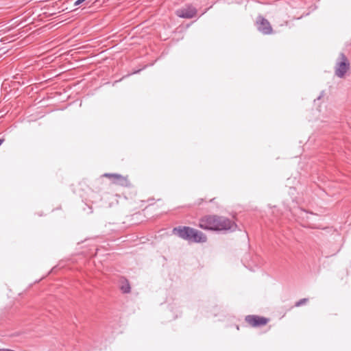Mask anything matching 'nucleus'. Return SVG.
I'll return each mask as SVG.
<instances>
[{
    "instance_id": "f257e3e1",
    "label": "nucleus",
    "mask_w": 351,
    "mask_h": 351,
    "mask_svg": "<svg viewBox=\"0 0 351 351\" xmlns=\"http://www.w3.org/2000/svg\"><path fill=\"white\" fill-rule=\"evenodd\" d=\"M198 227L211 231H234L237 224L227 217L217 215H207L199 219Z\"/></svg>"
},
{
    "instance_id": "f03ea898",
    "label": "nucleus",
    "mask_w": 351,
    "mask_h": 351,
    "mask_svg": "<svg viewBox=\"0 0 351 351\" xmlns=\"http://www.w3.org/2000/svg\"><path fill=\"white\" fill-rule=\"evenodd\" d=\"M173 232L179 237L191 243H203L207 241V237L204 233L189 226L174 228Z\"/></svg>"
},
{
    "instance_id": "7ed1b4c3",
    "label": "nucleus",
    "mask_w": 351,
    "mask_h": 351,
    "mask_svg": "<svg viewBox=\"0 0 351 351\" xmlns=\"http://www.w3.org/2000/svg\"><path fill=\"white\" fill-rule=\"evenodd\" d=\"M350 64L348 58L344 53H341L337 60L335 73L340 78L345 77L346 73L350 70Z\"/></svg>"
},
{
    "instance_id": "20e7f679",
    "label": "nucleus",
    "mask_w": 351,
    "mask_h": 351,
    "mask_svg": "<svg viewBox=\"0 0 351 351\" xmlns=\"http://www.w3.org/2000/svg\"><path fill=\"white\" fill-rule=\"evenodd\" d=\"M104 177L108 178L112 184L121 186L123 187H130L131 183L128 179V176H123L119 173H106Z\"/></svg>"
},
{
    "instance_id": "39448f33",
    "label": "nucleus",
    "mask_w": 351,
    "mask_h": 351,
    "mask_svg": "<svg viewBox=\"0 0 351 351\" xmlns=\"http://www.w3.org/2000/svg\"><path fill=\"white\" fill-rule=\"evenodd\" d=\"M256 26L257 29L265 35H269L273 33V28L270 23L261 15L257 16Z\"/></svg>"
},
{
    "instance_id": "423d86ee",
    "label": "nucleus",
    "mask_w": 351,
    "mask_h": 351,
    "mask_svg": "<svg viewBox=\"0 0 351 351\" xmlns=\"http://www.w3.org/2000/svg\"><path fill=\"white\" fill-rule=\"evenodd\" d=\"M245 320L250 326L254 328L265 326L269 321L268 318L256 315H247Z\"/></svg>"
},
{
    "instance_id": "0eeeda50",
    "label": "nucleus",
    "mask_w": 351,
    "mask_h": 351,
    "mask_svg": "<svg viewBox=\"0 0 351 351\" xmlns=\"http://www.w3.org/2000/svg\"><path fill=\"white\" fill-rule=\"evenodd\" d=\"M197 10L192 5L188 4L176 10V15L182 19H192L197 15Z\"/></svg>"
},
{
    "instance_id": "6e6552de",
    "label": "nucleus",
    "mask_w": 351,
    "mask_h": 351,
    "mask_svg": "<svg viewBox=\"0 0 351 351\" xmlns=\"http://www.w3.org/2000/svg\"><path fill=\"white\" fill-rule=\"evenodd\" d=\"M121 291L124 293H128L131 291V287L129 284V282L127 280H124L122 282V285L120 287Z\"/></svg>"
},
{
    "instance_id": "1a4fd4ad",
    "label": "nucleus",
    "mask_w": 351,
    "mask_h": 351,
    "mask_svg": "<svg viewBox=\"0 0 351 351\" xmlns=\"http://www.w3.org/2000/svg\"><path fill=\"white\" fill-rule=\"evenodd\" d=\"M308 301V299L307 298H303V299H301L299 301H298L295 304V306L298 307V306H300L304 304H306V302Z\"/></svg>"
},
{
    "instance_id": "9d476101",
    "label": "nucleus",
    "mask_w": 351,
    "mask_h": 351,
    "mask_svg": "<svg viewBox=\"0 0 351 351\" xmlns=\"http://www.w3.org/2000/svg\"><path fill=\"white\" fill-rule=\"evenodd\" d=\"M86 0H77L74 5H79L80 4H81L82 3H83L84 1H85Z\"/></svg>"
},
{
    "instance_id": "9b49d317",
    "label": "nucleus",
    "mask_w": 351,
    "mask_h": 351,
    "mask_svg": "<svg viewBox=\"0 0 351 351\" xmlns=\"http://www.w3.org/2000/svg\"><path fill=\"white\" fill-rule=\"evenodd\" d=\"M202 202H203V199H199L197 200V205H200V204L202 203Z\"/></svg>"
},
{
    "instance_id": "f8f14e48",
    "label": "nucleus",
    "mask_w": 351,
    "mask_h": 351,
    "mask_svg": "<svg viewBox=\"0 0 351 351\" xmlns=\"http://www.w3.org/2000/svg\"><path fill=\"white\" fill-rule=\"evenodd\" d=\"M3 141H4L3 138H0V145L3 143Z\"/></svg>"
},
{
    "instance_id": "ddd939ff",
    "label": "nucleus",
    "mask_w": 351,
    "mask_h": 351,
    "mask_svg": "<svg viewBox=\"0 0 351 351\" xmlns=\"http://www.w3.org/2000/svg\"><path fill=\"white\" fill-rule=\"evenodd\" d=\"M214 199H215V198H213V199H210V201H209V202H213Z\"/></svg>"
}]
</instances>
